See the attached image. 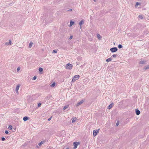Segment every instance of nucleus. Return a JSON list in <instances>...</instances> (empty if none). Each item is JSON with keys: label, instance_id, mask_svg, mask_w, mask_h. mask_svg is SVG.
<instances>
[{"label": "nucleus", "instance_id": "f257e3e1", "mask_svg": "<svg viewBox=\"0 0 149 149\" xmlns=\"http://www.w3.org/2000/svg\"><path fill=\"white\" fill-rule=\"evenodd\" d=\"M72 65L70 63H68L66 65L65 68L66 69L71 70L72 68Z\"/></svg>", "mask_w": 149, "mask_h": 149}, {"label": "nucleus", "instance_id": "f03ea898", "mask_svg": "<svg viewBox=\"0 0 149 149\" xmlns=\"http://www.w3.org/2000/svg\"><path fill=\"white\" fill-rule=\"evenodd\" d=\"M118 49L116 47H113L110 49V50L111 52L114 53L118 50Z\"/></svg>", "mask_w": 149, "mask_h": 149}, {"label": "nucleus", "instance_id": "7ed1b4c3", "mask_svg": "<svg viewBox=\"0 0 149 149\" xmlns=\"http://www.w3.org/2000/svg\"><path fill=\"white\" fill-rule=\"evenodd\" d=\"M99 130L100 129H98L93 130V135L94 136H95L98 133Z\"/></svg>", "mask_w": 149, "mask_h": 149}, {"label": "nucleus", "instance_id": "20e7f679", "mask_svg": "<svg viewBox=\"0 0 149 149\" xmlns=\"http://www.w3.org/2000/svg\"><path fill=\"white\" fill-rule=\"evenodd\" d=\"M73 144L74 146V148L76 149L77 148L78 145L79 144V143L77 142H74Z\"/></svg>", "mask_w": 149, "mask_h": 149}, {"label": "nucleus", "instance_id": "39448f33", "mask_svg": "<svg viewBox=\"0 0 149 149\" xmlns=\"http://www.w3.org/2000/svg\"><path fill=\"white\" fill-rule=\"evenodd\" d=\"M84 102V101L83 100H82L81 101L77 103L76 106H78L79 105L81 104H82L83 103V102Z\"/></svg>", "mask_w": 149, "mask_h": 149}, {"label": "nucleus", "instance_id": "423d86ee", "mask_svg": "<svg viewBox=\"0 0 149 149\" xmlns=\"http://www.w3.org/2000/svg\"><path fill=\"white\" fill-rule=\"evenodd\" d=\"M135 112L136 114L138 115H139L141 113L140 111L138 109H136Z\"/></svg>", "mask_w": 149, "mask_h": 149}, {"label": "nucleus", "instance_id": "0eeeda50", "mask_svg": "<svg viewBox=\"0 0 149 149\" xmlns=\"http://www.w3.org/2000/svg\"><path fill=\"white\" fill-rule=\"evenodd\" d=\"M20 85L19 84L17 85V86L16 87L15 89V91L17 93H18V91L19 89V88Z\"/></svg>", "mask_w": 149, "mask_h": 149}, {"label": "nucleus", "instance_id": "6e6552de", "mask_svg": "<svg viewBox=\"0 0 149 149\" xmlns=\"http://www.w3.org/2000/svg\"><path fill=\"white\" fill-rule=\"evenodd\" d=\"M29 118V117L28 116H25L23 118V120L25 121L28 120Z\"/></svg>", "mask_w": 149, "mask_h": 149}, {"label": "nucleus", "instance_id": "1a4fd4ad", "mask_svg": "<svg viewBox=\"0 0 149 149\" xmlns=\"http://www.w3.org/2000/svg\"><path fill=\"white\" fill-rule=\"evenodd\" d=\"M5 45H11V40H9L8 42H6L5 43Z\"/></svg>", "mask_w": 149, "mask_h": 149}, {"label": "nucleus", "instance_id": "9d476101", "mask_svg": "<svg viewBox=\"0 0 149 149\" xmlns=\"http://www.w3.org/2000/svg\"><path fill=\"white\" fill-rule=\"evenodd\" d=\"M79 75H75L74 76L73 78L75 79V80H77L79 79Z\"/></svg>", "mask_w": 149, "mask_h": 149}, {"label": "nucleus", "instance_id": "9b49d317", "mask_svg": "<svg viewBox=\"0 0 149 149\" xmlns=\"http://www.w3.org/2000/svg\"><path fill=\"white\" fill-rule=\"evenodd\" d=\"M113 104L111 103L107 107V108L108 109H110L113 106Z\"/></svg>", "mask_w": 149, "mask_h": 149}, {"label": "nucleus", "instance_id": "f8f14e48", "mask_svg": "<svg viewBox=\"0 0 149 149\" xmlns=\"http://www.w3.org/2000/svg\"><path fill=\"white\" fill-rule=\"evenodd\" d=\"M74 22L72 21V20H71L70 22V25L69 26L71 27L74 24Z\"/></svg>", "mask_w": 149, "mask_h": 149}, {"label": "nucleus", "instance_id": "ddd939ff", "mask_svg": "<svg viewBox=\"0 0 149 149\" xmlns=\"http://www.w3.org/2000/svg\"><path fill=\"white\" fill-rule=\"evenodd\" d=\"M76 119H77V118L75 117L72 118V123H74L76 120Z\"/></svg>", "mask_w": 149, "mask_h": 149}, {"label": "nucleus", "instance_id": "4468645a", "mask_svg": "<svg viewBox=\"0 0 149 149\" xmlns=\"http://www.w3.org/2000/svg\"><path fill=\"white\" fill-rule=\"evenodd\" d=\"M45 141H42L40 142L39 143H38V145L39 146H40L42 144L44 143Z\"/></svg>", "mask_w": 149, "mask_h": 149}, {"label": "nucleus", "instance_id": "2eb2a0df", "mask_svg": "<svg viewBox=\"0 0 149 149\" xmlns=\"http://www.w3.org/2000/svg\"><path fill=\"white\" fill-rule=\"evenodd\" d=\"M145 61H141L139 62V63L140 64H145Z\"/></svg>", "mask_w": 149, "mask_h": 149}, {"label": "nucleus", "instance_id": "dca6fc26", "mask_svg": "<svg viewBox=\"0 0 149 149\" xmlns=\"http://www.w3.org/2000/svg\"><path fill=\"white\" fill-rule=\"evenodd\" d=\"M84 22L83 20H81L79 22V25H82L84 24Z\"/></svg>", "mask_w": 149, "mask_h": 149}, {"label": "nucleus", "instance_id": "f3484780", "mask_svg": "<svg viewBox=\"0 0 149 149\" xmlns=\"http://www.w3.org/2000/svg\"><path fill=\"white\" fill-rule=\"evenodd\" d=\"M112 59L111 58V57L110 58L107 59L106 60V61L107 62H109Z\"/></svg>", "mask_w": 149, "mask_h": 149}, {"label": "nucleus", "instance_id": "a211bd4d", "mask_svg": "<svg viewBox=\"0 0 149 149\" xmlns=\"http://www.w3.org/2000/svg\"><path fill=\"white\" fill-rule=\"evenodd\" d=\"M32 44H33V42H31L29 44V47L30 48H31L32 46Z\"/></svg>", "mask_w": 149, "mask_h": 149}, {"label": "nucleus", "instance_id": "6ab92c4d", "mask_svg": "<svg viewBox=\"0 0 149 149\" xmlns=\"http://www.w3.org/2000/svg\"><path fill=\"white\" fill-rule=\"evenodd\" d=\"M148 69H149V65L146 66L144 68V69L145 70H147Z\"/></svg>", "mask_w": 149, "mask_h": 149}, {"label": "nucleus", "instance_id": "aec40b11", "mask_svg": "<svg viewBox=\"0 0 149 149\" xmlns=\"http://www.w3.org/2000/svg\"><path fill=\"white\" fill-rule=\"evenodd\" d=\"M68 105H65V106L63 109V110H65V109H66L68 107Z\"/></svg>", "mask_w": 149, "mask_h": 149}, {"label": "nucleus", "instance_id": "412c9836", "mask_svg": "<svg viewBox=\"0 0 149 149\" xmlns=\"http://www.w3.org/2000/svg\"><path fill=\"white\" fill-rule=\"evenodd\" d=\"M82 59V58L81 57L79 56L77 58V60L78 61H80Z\"/></svg>", "mask_w": 149, "mask_h": 149}, {"label": "nucleus", "instance_id": "4be33fe9", "mask_svg": "<svg viewBox=\"0 0 149 149\" xmlns=\"http://www.w3.org/2000/svg\"><path fill=\"white\" fill-rule=\"evenodd\" d=\"M118 47L119 49H120L121 48H122L123 47V46L122 45H121L120 44H119L118 45Z\"/></svg>", "mask_w": 149, "mask_h": 149}, {"label": "nucleus", "instance_id": "5701e85b", "mask_svg": "<svg viewBox=\"0 0 149 149\" xmlns=\"http://www.w3.org/2000/svg\"><path fill=\"white\" fill-rule=\"evenodd\" d=\"M39 70L40 71V72H42L43 71V68H40L39 69Z\"/></svg>", "mask_w": 149, "mask_h": 149}, {"label": "nucleus", "instance_id": "b1692460", "mask_svg": "<svg viewBox=\"0 0 149 149\" xmlns=\"http://www.w3.org/2000/svg\"><path fill=\"white\" fill-rule=\"evenodd\" d=\"M55 85V83L54 82L50 86L51 87H54Z\"/></svg>", "mask_w": 149, "mask_h": 149}, {"label": "nucleus", "instance_id": "393cba45", "mask_svg": "<svg viewBox=\"0 0 149 149\" xmlns=\"http://www.w3.org/2000/svg\"><path fill=\"white\" fill-rule=\"evenodd\" d=\"M139 17L140 18V19H142L143 18V16L142 15H140L139 16Z\"/></svg>", "mask_w": 149, "mask_h": 149}, {"label": "nucleus", "instance_id": "a878e982", "mask_svg": "<svg viewBox=\"0 0 149 149\" xmlns=\"http://www.w3.org/2000/svg\"><path fill=\"white\" fill-rule=\"evenodd\" d=\"M8 128L9 130H11L12 128V127L11 125H9Z\"/></svg>", "mask_w": 149, "mask_h": 149}, {"label": "nucleus", "instance_id": "bb28decb", "mask_svg": "<svg viewBox=\"0 0 149 149\" xmlns=\"http://www.w3.org/2000/svg\"><path fill=\"white\" fill-rule=\"evenodd\" d=\"M117 56V55L116 54H113L112 56L111 57V58L112 57H113V58H116Z\"/></svg>", "mask_w": 149, "mask_h": 149}, {"label": "nucleus", "instance_id": "cd10ccee", "mask_svg": "<svg viewBox=\"0 0 149 149\" xmlns=\"http://www.w3.org/2000/svg\"><path fill=\"white\" fill-rule=\"evenodd\" d=\"M97 36L98 38H101L100 35L99 34H97Z\"/></svg>", "mask_w": 149, "mask_h": 149}, {"label": "nucleus", "instance_id": "c85d7f7f", "mask_svg": "<svg viewBox=\"0 0 149 149\" xmlns=\"http://www.w3.org/2000/svg\"><path fill=\"white\" fill-rule=\"evenodd\" d=\"M76 80H75V79H74V78H73V79H72V82H74Z\"/></svg>", "mask_w": 149, "mask_h": 149}, {"label": "nucleus", "instance_id": "c756f323", "mask_svg": "<svg viewBox=\"0 0 149 149\" xmlns=\"http://www.w3.org/2000/svg\"><path fill=\"white\" fill-rule=\"evenodd\" d=\"M1 139L2 141H4L5 140V138L4 137H2L1 138Z\"/></svg>", "mask_w": 149, "mask_h": 149}, {"label": "nucleus", "instance_id": "7c9ffc66", "mask_svg": "<svg viewBox=\"0 0 149 149\" xmlns=\"http://www.w3.org/2000/svg\"><path fill=\"white\" fill-rule=\"evenodd\" d=\"M5 133L7 134H9L7 130H6L5 131Z\"/></svg>", "mask_w": 149, "mask_h": 149}, {"label": "nucleus", "instance_id": "2f4dec72", "mask_svg": "<svg viewBox=\"0 0 149 149\" xmlns=\"http://www.w3.org/2000/svg\"><path fill=\"white\" fill-rule=\"evenodd\" d=\"M139 4L140 3H139L138 2H137L136 3L135 5L136 6H138Z\"/></svg>", "mask_w": 149, "mask_h": 149}, {"label": "nucleus", "instance_id": "473e14b6", "mask_svg": "<svg viewBox=\"0 0 149 149\" xmlns=\"http://www.w3.org/2000/svg\"><path fill=\"white\" fill-rule=\"evenodd\" d=\"M36 78H37L36 77V76H34V77H33V80H34L36 79Z\"/></svg>", "mask_w": 149, "mask_h": 149}, {"label": "nucleus", "instance_id": "72a5a7b5", "mask_svg": "<svg viewBox=\"0 0 149 149\" xmlns=\"http://www.w3.org/2000/svg\"><path fill=\"white\" fill-rule=\"evenodd\" d=\"M41 104L40 103H38V107H40L41 106Z\"/></svg>", "mask_w": 149, "mask_h": 149}, {"label": "nucleus", "instance_id": "f704fd0d", "mask_svg": "<svg viewBox=\"0 0 149 149\" xmlns=\"http://www.w3.org/2000/svg\"><path fill=\"white\" fill-rule=\"evenodd\" d=\"M119 121H118L117 123H116V126H118L119 125Z\"/></svg>", "mask_w": 149, "mask_h": 149}, {"label": "nucleus", "instance_id": "c9c22d12", "mask_svg": "<svg viewBox=\"0 0 149 149\" xmlns=\"http://www.w3.org/2000/svg\"><path fill=\"white\" fill-rule=\"evenodd\" d=\"M20 69V67H18L17 69V72L19 71V70Z\"/></svg>", "mask_w": 149, "mask_h": 149}, {"label": "nucleus", "instance_id": "e433bc0d", "mask_svg": "<svg viewBox=\"0 0 149 149\" xmlns=\"http://www.w3.org/2000/svg\"><path fill=\"white\" fill-rule=\"evenodd\" d=\"M52 118V116L50 117L48 119V120L49 121H50L51 119V118Z\"/></svg>", "mask_w": 149, "mask_h": 149}, {"label": "nucleus", "instance_id": "4c0bfd02", "mask_svg": "<svg viewBox=\"0 0 149 149\" xmlns=\"http://www.w3.org/2000/svg\"><path fill=\"white\" fill-rule=\"evenodd\" d=\"M53 52L56 53H57V51L56 50H53Z\"/></svg>", "mask_w": 149, "mask_h": 149}, {"label": "nucleus", "instance_id": "58836bf2", "mask_svg": "<svg viewBox=\"0 0 149 149\" xmlns=\"http://www.w3.org/2000/svg\"><path fill=\"white\" fill-rule=\"evenodd\" d=\"M148 33V32L147 31H144V33H146V34H147Z\"/></svg>", "mask_w": 149, "mask_h": 149}, {"label": "nucleus", "instance_id": "ea45409f", "mask_svg": "<svg viewBox=\"0 0 149 149\" xmlns=\"http://www.w3.org/2000/svg\"><path fill=\"white\" fill-rule=\"evenodd\" d=\"M72 37H73V36H71L69 38V39L71 40V39H72Z\"/></svg>", "mask_w": 149, "mask_h": 149}, {"label": "nucleus", "instance_id": "a19ab883", "mask_svg": "<svg viewBox=\"0 0 149 149\" xmlns=\"http://www.w3.org/2000/svg\"><path fill=\"white\" fill-rule=\"evenodd\" d=\"M72 10V9H70L67 10V11H68V12L71 11Z\"/></svg>", "mask_w": 149, "mask_h": 149}, {"label": "nucleus", "instance_id": "79ce46f5", "mask_svg": "<svg viewBox=\"0 0 149 149\" xmlns=\"http://www.w3.org/2000/svg\"><path fill=\"white\" fill-rule=\"evenodd\" d=\"M62 0H56V1H57L58 2V3L59 2V1H62Z\"/></svg>", "mask_w": 149, "mask_h": 149}, {"label": "nucleus", "instance_id": "37998d69", "mask_svg": "<svg viewBox=\"0 0 149 149\" xmlns=\"http://www.w3.org/2000/svg\"><path fill=\"white\" fill-rule=\"evenodd\" d=\"M80 27L81 29V25H80Z\"/></svg>", "mask_w": 149, "mask_h": 149}, {"label": "nucleus", "instance_id": "c03bdc74", "mask_svg": "<svg viewBox=\"0 0 149 149\" xmlns=\"http://www.w3.org/2000/svg\"><path fill=\"white\" fill-rule=\"evenodd\" d=\"M96 1V0H94V1Z\"/></svg>", "mask_w": 149, "mask_h": 149}]
</instances>
